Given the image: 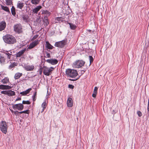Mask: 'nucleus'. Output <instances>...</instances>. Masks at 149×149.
<instances>
[{
	"mask_svg": "<svg viewBox=\"0 0 149 149\" xmlns=\"http://www.w3.org/2000/svg\"><path fill=\"white\" fill-rule=\"evenodd\" d=\"M89 58L90 60V64H91V63L93 62V57L91 56H89Z\"/></svg>",
	"mask_w": 149,
	"mask_h": 149,
	"instance_id": "f704fd0d",
	"label": "nucleus"
},
{
	"mask_svg": "<svg viewBox=\"0 0 149 149\" xmlns=\"http://www.w3.org/2000/svg\"><path fill=\"white\" fill-rule=\"evenodd\" d=\"M30 104V102L29 101V100H27V101L23 100L22 101V104Z\"/></svg>",
	"mask_w": 149,
	"mask_h": 149,
	"instance_id": "72a5a7b5",
	"label": "nucleus"
},
{
	"mask_svg": "<svg viewBox=\"0 0 149 149\" xmlns=\"http://www.w3.org/2000/svg\"><path fill=\"white\" fill-rule=\"evenodd\" d=\"M11 12L13 15H15L16 14L15 9L13 6L11 8Z\"/></svg>",
	"mask_w": 149,
	"mask_h": 149,
	"instance_id": "c756f323",
	"label": "nucleus"
},
{
	"mask_svg": "<svg viewBox=\"0 0 149 149\" xmlns=\"http://www.w3.org/2000/svg\"><path fill=\"white\" fill-rule=\"evenodd\" d=\"M39 41L38 40L32 42V43H30L29 46V47L27 48V49H31L34 47L39 43Z\"/></svg>",
	"mask_w": 149,
	"mask_h": 149,
	"instance_id": "1a4fd4ad",
	"label": "nucleus"
},
{
	"mask_svg": "<svg viewBox=\"0 0 149 149\" xmlns=\"http://www.w3.org/2000/svg\"><path fill=\"white\" fill-rule=\"evenodd\" d=\"M13 108L14 109H17L19 110H22L24 108V105L22 104H18L13 105Z\"/></svg>",
	"mask_w": 149,
	"mask_h": 149,
	"instance_id": "6e6552de",
	"label": "nucleus"
},
{
	"mask_svg": "<svg viewBox=\"0 0 149 149\" xmlns=\"http://www.w3.org/2000/svg\"><path fill=\"white\" fill-rule=\"evenodd\" d=\"M68 24H69L70 28L72 30H74L77 27L74 24L70 23H69Z\"/></svg>",
	"mask_w": 149,
	"mask_h": 149,
	"instance_id": "b1692460",
	"label": "nucleus"
},
{
	"mask_svg": "<svg viewBox=\"0 0 149 149\" xmlns=\"http://www.w3.org/2000/svg\"><path fill=\"white\" fill-rule=\"evenodd\" d=\"M97 94L93 93L92 94V97L94 98H95Z\"/></svg>",
	"mask_w": 149,
	"mask_h": 149,
	"instance_id": "c03bdc74",
	"label": "nucleus"
},
{
	"mask_svg": "<svg viewBox=\"0 0 149 149\" xmlns=\"http://www.w3.org/2000/svg\"><path fill=\"white\" fill-rule=\"evenodd\" d=\"M24 68L27 71H31L34 69V66L33 65H28L25 66Z\"/></svg>",
	"mask_w": 149,
	"mask_h": 149,
	"instance_id": "2eb2a0df",
	"label": "nucleus"
},
{
	"mask_svg": "<svg viewBox=\"0 0 149 149\" xmlns=\"http://www.w3.org/2000/svg\"><path fill=\"white\" fill-rule=\"evenodd\" d=\"M43 74L47 76H49L52 73V71L54 70V68L52 67L48 68L44 66L43 68Z\"/></svg>",
	"mask_w": 149,
	"mask_h": 149,
	"instance_id": "20e7f679",
	"label": "nucleus"
},
{
	"mask_svg": "<svg viewBox=\"0 0 149 149\" xmlns=\"http://www.w3.org/2000/svg\"><path fill=\"white\" fill-rule=\"evenodd\" d=\"M6 25V22L4 21H2L0 23V31H1L4 29Z\"/></svg>",
	"mask_w": 149,
	"mask_h": 149,
	"instance_id": "ddd939ff",
	"label": "nucleus"
},
{
	"mask_svg": "<svg viewBox=\"0 0 149 149\" xmlns=\"http://www.w3.org/2000/svg\"><path fill=\"white\" fill-rule=\"evenodd\" d=\"M21 100V98H18L17 99H16L15 100L16 101H18V100Z\"/></svg>",
	"mask_w": 149,
	"mask_h": 149,
	"instance_id": "a18cd8bd",
	"label": "nucleus"
},
{
	"mask_svg": "<svg viewBox=\"0 0 149 149\" xmlns=\"http://www.w3.org/2000/svg\"><path fill=\"white\" fill-rule=\"evenodd\" d=\"M77 79H74V80L70 79V80H72V81H74V80H76Z\"/></svg>",
	"mask_w": 149,
	"mask_h": 149,
	"instance_id": "603ef678",
	"label": "nucleus"
},
{
	"mask_svg": "<svg viewBox=\"0 0 149 149\" xmlns=\"http://www.w3.org/2000/svg\"><path fill=\"white\" fill-rule=\"evenodd\" d=\"M45 53L46 54L45 57L48 58L50 57V55L49 53L47 52H46Z\"/></svg>",
	"mask_w": 149,
	"mask_h": 149,
	"instance_id": "ea45409f",
	"label": "nucleus"
},
{
	"mask_svg": "<svg viewBox=\"0 0 149 149\" xmlns=\"http://www.w3.org/2000/svg\"><path fill=\"white\" fill-rule=\"evenodd\" d=\"M12 112L15 115H18L20 113L18 111H12Z\"/></svg>",
	"mask_w": 149,
	"mask_h": 149,
	"instance_id": "c9c22d12",
	"label": "nucleus"
},
{
	"mask_svg": "<svg viewBox=\"0 0 149 149\" xmlns=\"http://www.w3.org/2000/svg\"><path fill=\"white\" fill-rule=\"evenodd\" d=\"M45 47L46 48L49 49H52L53 47L49 43L48 41H46Z\"/></svg>",
	"mask_w": 149,
	"mask_h": 149,
	"instance_id": "6ab92c4d",
	"label": "nucleus"
},
{
	"mask_svg": "<svg viewBox=\"0 0 149 149\" xmlns=\"http://www.w3.org/2000/svg\"><path fill=\"white\" fill-rule=\"evenodd\" d=\"M15 95V92L11 90H8L7 95L9 96H13Z\"/></svg>",
	"mask_w": 149,
	"mask_h": 149,
	"instance_id": "5701e85b",
	"label": "nucleus"
},
{
	"mask_svg": "<svg viewBox=\"0 0 149 149\" xmlns=\"http://www.w3.org/2000/svg\"><path fill=\"white\" fill-rule=\"evenodd\" d=\"M81 72V74H82L84 73V70H82Z\"/></svg>",
	"mask_w": 149,
	"mask_h": 149,
	"instance_id": "09e8293b",
	"label": "nucleus"
},
{
	"mask_svg": "<svg viewBox=\"0 0 149 149\" xmlns=\"http://www.w3.org/2000/svg\"><path fill=\"white\" fill-rule=\"evenodd\" d=\"M85 62L81 60H78L76 61L73 64L74 67L77 68H79L83 66L85 64Z\"/></svg>",
	"mask_w": 149,
	"mask_h": 149,
	"instance_id": "0eeeda50",
	"label": "nucleus"
},
{
	"mask_svg": "<svg viewBox=\"0 0 149 149\" xmlns=\"http://www.w3.org/2000/svg\"><path fill=\"white\" fill-rule=\"evenodd\" d=\"M68 87L70 88L73 89L74 88V86L72 84H69L68 85Z\"/></svg>",
	"mask_w": 149,
	"mask_h": 149,
	"instance_id": "37998d69",
	"label": "nucleus"
},
{
	"mask_svg": "<svg viewBox=\"0 0 149 149\" xmlns=\"http://www.w3.org/2000/svg\"><path fill=\"white\" fill-rule=\"evenodd\" d=\"M5 58L2 56L0 54V63L1 64H3L5 62Z\"/></svg>",
	"mask_w": 149,
	"mask_h": 149,
	"instance_id": "393cba45",
	"label": "nucleus"
},
{
	"mask_svg": "<svg viewBox=\"0 0 149 149\" xmlns=\"http://www.w3.org/2000/svg\"><path fill=\"white\" fill-rule=\"evenodd\" d=\"M1 82L4 84H6L9 82V79L7 77L5 78L2 80Z\"/></svg>",
	"mask_w": 149,
	"mask_h": 149,
	"instance_id": "a878e982",
	"label": "nucleus"
},
{
	"mask_svg": "<svg viewBox=\"0 0 149 149\" xmlns=\"http://www.w3.org/2000/svg\"><path fill=\"white\" fill-rule=\"evenodd\" d=\"M6 54L8 56H9V55H10V54L8 53H7Z\"/></svg>",
	"mask_w": 149,
	"mask_h": 149,
	"instance_id": "3c124183",
	"label": "nucleus"
},
{
	"mask_svg": "<svg viewBox=\"0 0 149 149\" xmlns=\"http://www.w3.org/2000/svg\"><path fill=\"white\" fill-rule=\"evenodd\" d=\"M137 114L139 117H141L142 116V113L140 111H137Z\"/></svg>",
	"mask_w": 149,
	"mask_h": 149,
	"instance_id": "58836bf2",
	"label": "nucleus"
},
{
	"mask_svg": "<svg viewBox=\"0 0 149 149\" xmlns=\"http://www.w3.org/2000/svg\"><path fill=\"white\" fill-rule=\"evenodd\" d=\"M65 73L68 77L71 78H74L78 74L76 70L69 69H66Z\"/></svg>",
	"mask_w": 149,
	"mask_h": 149,
	"instance_id": "7ed1b4c3",
	"label": "nucleus"
},
{
	"mask_svg": "<svg viewBox=\"0 0 149 149\" xmlns=\"http://www.w3.org/2000/svg\"><path fill=\"white\" fill-rule=\"evenodd\" d=\"M40 0H31V3L32 4L37 5L38 4Z\"/></svg>",
	"mask_w": 149,
	"mask_h": 149,
	"instance_id": "cd10ccee",
	"label": "nucleus"
},
{
	"mask_svg": "<svg viewBox=\"0 0 149 149\" xmlns=\"http://www.w3.org/2000/svg\"><path fill=\"white\" fill-rule=\"evenodd\" d=\"M6 3L7 5H10L12 4V0H6Z\"/></svg>",
	"mask_w": 149,
	"mask_h": 149,
	"instance_id": "2f4dec72",
	"label": "nucleus"
},
{
	"mask_svg": "<svg viewBox=\"0 0 149 149\" xmlns=\"http://www.w3.org/2000/svg\"><path fill=\"white\" fill-rule=\"evenodd\" d=\"M98 90V88L97 87H95L94 88V91H93V93L95 94H97V91Z\"/></svg>",
	"mask_w": 149,
	"mask_h": 149,
	"instance_id": "e433bc0d",
	"label": "nucleus"
},
{
	"mask_svg": "<svg viewBox=\"0 0 149 149\" xmlns=\"http://www.w3.org/2000/svg\"><path fill=\"white\" fill-rule=\"evenodd\" d=\"M43 22L44 23V24L46 25V26H47L49 24V22L47 19V18L46 17L45 18L43 19Z\"/></svg>",
	"mask_w": 149,
	"mask_h": 149,
	"instance_id": "c85d7f7f",
	"label": "nucleus"
},
{
	"mask_svg": "<svg viewBox=\"0 0 149 149\" xmlns=\"http://www.w3.org/2000/svg\"><path fill=\"white\" fill-rule=\"evenodd\" d=\"M1 8L3 10L8 12H10L9 10L8 7L6 6H1Z\"/></svg>",
	"mask_w": 149,
	"mask_h": 149,
	"instance_id": "7c9ffc66",
	"label": "nucleus"
},
{
	"mask_svg": "<svg viewBox=\"0 0 149 149\" xmlns=\"http://www.w3.org/2000/svg\"><path fill=\"white\" fill-rule=\"evenodd\" d=\"M19 113H20V114H22L23 113L29 114V110H27L26 111H20V112H19Z\"/></svg>",
	"mask_w": 149,
	"mask_h": 149,
	"instance_id": "473e14b6",
	"label": "nucleus"
},
{
	"mask_svg": "<svg viewBox=\"0 0 149 149\" xmlns=\"http://www.w3.org/2000/svg\"><path fill=\"white\" fill-rule=\"evenodd\" d=\"M67 104L68 107H72L73 105L72 99L70 97L68 98L67 100Z\"/></svg>",
	"mask_w": 149,
	"mask_h": 149,
	"instance_id": "9d476101",
	"label": "nucleus"
},
{
	"mask_svg": "<svg viewBox=\"0 0 149 149\" xmlns=\"http://www.w3.org/2000/svg\"><path fill=\"white\" fill-rule=\"evenodd\" d=\"M22 75V73L17 72L16 73L14 76V78L15 79H17L19 78Z\"/></svg>",
	"mask_w": 149,
	"mask_h": 149,
	"instance_id": "412c9836",
	"label": "nucleus"
},
{
	"mask_svg": "<svg viewBox=\"0 0 149 149\" xmlns=\"http://www.w3.org/2000/svg\"><path fill=\"white\" fill-rule=\"evenodd\" d=\"M24 6V3L20 1H18L17 4V7L22 9Z\"/></svg>",
	"mask_w": 149,
	"mask_h": 149,
	"instance_id": "a211bd4d",
	"label": "nucleus"
},
{
	"mask_svg": "<svg viewBox=\"0 0 149 149\" xmlns=\"http://www.w3.org/2000/svg\"><path fill=\"white\" fill-rule=\"evenodd\" d=\"M47 106V104L45 102H44L42 104V111H41V112H42L44 109H45V108H46Z\"/></svg>",
	"mask_w": 149,
	"mask_h": 149,
	"instance_id": "bb28decb",
	"label": "nucleus"
},
{
	"mask_svg": "<svg viewBox=\"0 0 149 149\" xmlns=\"http://www.w3.org/2000/svg\"><path fill=\"white\" fill-rule=\"evenodd\" d=\"M67 41L66 40L56 42L55 44V46L59 48H63L66 44Z\"/></svg>",
	"mask_w": 149,
	"mask_h": 149,
	"instance_id": "39448f33",
	"label": "nucleus"
},
{
	"mask_svg": "<svg viewBox=\"0 0 149 149\" xmlns=\"http://www.w3.org/2000/svg\"><path fill=\"white\" fill-rule=\"evenodd\" d=\"M46 61L53 65L56 64L58 62V60L56 59H48L46 60Z\"/></svg>",
	"mask_w": 149,
	"mask_h": 149,
	"instance_id": "9b49d317",
	"label": "nucleus"
},
{
	"mask_svg": "<svg viewBox=\"0 0 149 149\" xmlns=\"http://www.w3.org/2000/svg\"><path fill=\"white\" fill-rule=\"evenodd\" d=\"M36 96H35L34 95H33L32 96V98H33V102L36 101Z\"/></svg>",
	"mask_w": 149,
	"mask_h": 149,
	"instance_id": "a19ab883",
	"label": "nucleus"
},
{
	"mask_svg": "<svg viewBox=\"0 0 149 149\" xmlns=\"http://www.w3.org/2000/svg\"><path fill=\"white\" fill-rule=\"evenodd\" d=\"M3 38L4 42L8 44H13L17 42L15 38L10 34H7L4 36Z\"/></svg>",
	"mask_w": 149,
	"mask_h": 149,
	"instance_id": "f257e3e1",
	"label": "nucleus"
},
{
	"mask_svg": "<svg viewBox=\"0 0 149 149\" xmlns=\"http://www.w3.org/2000/svg\"><path fill=\"white\" fill-rule=\"evenodd\" d=\"M12 87L8 85H0V89L2 90H7L10 89Z\"/></svg>",
	"mask_w": 149,
	"mask_h": 149,
	"instance_id": "4468645a",
	"label": "nucleus"
},
{
	"mask_svg": "<svg viewBox=\"0 0 149 149\" xmlns=\"http://www.w3.org/2000/svg\"><path fill=\"white\" fill-rule=\"evenodd\" d=\"M8 91H2L1 92V94H3L5 95H8Z\"/></svg>",
	"mask_w": 149,
	"mask_h": 149,
	"instance_id": "4c0bfd02",
	"label": "nucleus"
},
{
	"mask_svg": "<svg viewBox=\"0 0 149 149\" xmlns=\"http://www.w3.org/2000/svg\"><path fill=\"white\" fill-rule=\"evenodd\" d=\"M42 70H40V71H39V74H41L42 73Z\"/></svg>",
	"mask_w": 149,
	"mask_h": 149,
	"instance_id": "49530a36",
	"label": "nucleus"
},
{
	"mask_svg": "<svg viewBox=\"0 0 149 149\" xmlns=\"http://www.w3.org/2000/svg\"><path fill=\"white\" fill-rule=\"evenodd\" d=\"M8 127V124L4 121H1L0 123V130L3 133L6 134L7 132Z\"/></svg>",
	"mask_w": 149,
	"mask_h": 149,
	"instance_id": "f03ea898",
	"label": "nucleus"
},
{
	"mask_svg": "<svg viewBox=\"0 0 149 149\" xmlns=\"http://www.w3.org/2000/svg\"><path fill=\"white\" fill-rule=\"evenodd\" d=\"M64 19L61 17H56L55 18V23H57L58 22H62L63 21Z\"/></svg>",
	"mask_w": 149,
	"mask_h": 149,
	"instance_id": "4be33fe9",
	"label": "nucleus"
},
{
	"mask_svg": "<svg viewBox=\"0 0 149 149\" xmlns=\"http://www.w3.org/2000/svg\"><path fill=\"white\" fill-rule=\"evenodd\" d=\"M38 37V35H36L34 36L32 38V40H34L35 39L37 38Z\"/></svg>",
	"mask_w": 149,
	"mask_h": 149,
	"instance_id": "79ce46f5",
	"label": "nucleus"
},
{
	"mask_svg": "<svg viewBox=\"0 0 149 149\" xmlns=\"http://www.w3.org/2000/svg\"><path fill=\"white\" fill-rule=\"evenodd\" d=\"M23 19H24V20H26V17L25 16L23 17Z\"/></svg>",
	"mask_w": 149,
	"mask_h": 149,
	"instance_id": "8fccbe9b",
	"label": "nucleus"
},
{
	"mask_svg": "<svg viewBox=\"0 0 149 149\" xmlns=\"http://www.w3.org/2000/svg\"><path fill=\"white\" fill-rule=\"evenodd\" d=\"M41 8L42 7L41 6H38L33 9L32 10L33 12L34 13L37 14Z\"/></svg>",
	"mask_w": 149,
	"mask_h": 149,
	"instance_id": "dca6fc26",
	"label": "nucleus"
},
{
	"mask_svg": "<svg viewBox=\"0 0 149 149\" xmlns=\"http://www.w3.org/2000/svg\"><path fill=\"white\" fill-rule=\"evenodd\" d=\"M37 91H36L35 92V93H34V94L33 95H35V96H36V95H37Z\"/></svg>",
	"mask_w": 149,
	"mask_h": 149,
	"instance_id": "de8ad7c7",
	"label": "nucleus"
},
{
	"mask_svg": "<svg viewBox=\"0 0 149 149\" xmlns=\"http://www.w3.org/2000/svg\"><path fill=\"white\" fill-rule=\"evenodd\" d=\"M31 88H29L26 90L25 91L21 92L20 93V94H22L23 95H26V94H28L30 91L31 90Z\"/></svg>",
	"mask_w": 149,
	"mask_h": 149,
	"instance_id": "f3484780",
	"label": "nucleus"
},
{
	"mask_svg": "<svg viewBox=\"0 0 149 149\" xmlns=\"http://www.w3.org/2000/svg\"><path fill=\"white\" fill-rule=\"evenodd\" d=\"M17 64L18 63L17 62H14L13 63H11L9 66L8 68L9 69H11L14 68L15 66H17Z\"/></svg>",
	"mask_w": 149,
	"mask_h": 149,
	"instance_id": "aec40b11",
	"label": "nucleus"
},
{
	"mask_svg": "<svg viewBox=\"0 0 149 149\" xmlns=\"http://www.w3.org/2000/svg\"><path fill=\"white\" fill-rule=\"evenodd\" d=\"M27 50L26 48H24L23 49L19 51L18 53L16 54V56L17 57H20Z\"/></svg>",
	"mask_w": 149,
	"mask_h": 149,
	"instance_id": "f8f14e48",
	"label": "nucleus"
},
{
	"mask_svg": "<svg viewBox=\"0 0 149 149\" xmlns=\"http://www.w3.org/2000/svg\"><path fill=\"white\" fill-rule=\"evenodd\" d=\"M14 30L19 33L22 32V26L20 24H17L14 25Z\"/></svg>",
	"mask_w": 149,
	"mask_h": 149,
	"instance_id": "423d86ee",
	"label": "nucleus"
}]
</instances>
